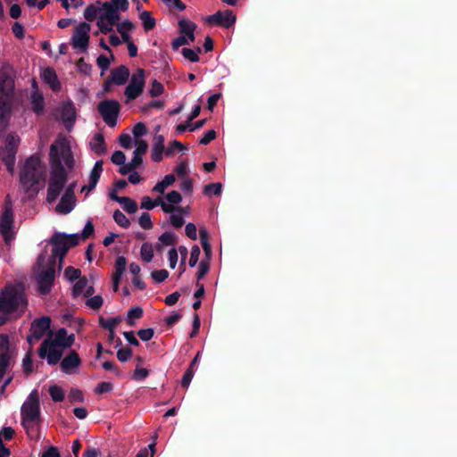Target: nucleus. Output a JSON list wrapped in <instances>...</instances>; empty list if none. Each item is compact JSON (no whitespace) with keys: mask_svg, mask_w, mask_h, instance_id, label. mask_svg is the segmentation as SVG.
<instances>
[{"mask_svg":"<svg viewBox=\"0 0 457 457\" xmlns=\"http://www.w3.org/2000/svg\"><path fill=\"white\" fill-rule=\"evenodd\" d=\"M145 70L138 69L133 73L128 87H125V96L129 101L136 99L142 95L145 88Z\"/></svg>","mask_w":457,"mask_h":457,"instance_id":"12","label":"nucleus"},{"mask_svg":"<svg viewBox=\"0 0 457 457\" xmlns=\"http://www.w3.org/2000/svg\"><path fill=\"white\" fill-rule=\"evenodd\" d=\"M14 92V72L12 66L4 63L0 67V130L7 126L12 116Z\"/></svg>","mask_w":457,"mask_h":457,"instance_id":"1","label":"nucleus"},{"mask_svg":"<svg viewBox=\"0 0 457 457\" xmlns=\"http://www.w3.org/2000/svg\"><path fill=\"white\" fill-rule=\"evenodd\" d=\"M141 258L146 262H152L154 258L153 245L148 242H144L141 245Z\"/></svg>","mask_w":457,"mask_h":457,"instance_id":"38","label":"nucleus"},{"mask_svg":"<svg viewBox=\"0 0 457 457\" xmlns=\"http://www.w3.org/2000/svg\"><path fill=\"white\" fill-rule=\"evenodd\" d=\"M12 31L17 38L22 39L25 37V29L20 21H15L12 26Z\"/></svg>","mask_w":457,"mask_h":457,"instance_id":"60","label":"nucleus"},{"mask_svg":"<svg viewBox=\"0 0 457 457\" xmlns=\"http://www.w3.org/2000/svg\"><path fill=\"white\" fill-rule=\"evenodd\" d=\"M97 111L108 126L114 127L120 112V104L116 100H104L98 103Z\"/></svg>","mask_w":457,"mask_h":457,"instance_id":"10","label":"nucleus"},{"mask_svg":"<svg viewBox=\"0 0 457 457\" xmlns=\"http://www.w3.org/2000/svg\"><path fill=\"white\" fill-rule=\"evenodd\" d=\"M75 342L74 334L68 335V330L65 328H58L55 332L53 338L47 337L44 339V346L51 345L60 347L62 351L63 349H68V347H71Z\"/></svg>","mask_w":457,"mask_h":457,"instance_id":"14","label":"nucleus"},{"mask_svg":"<svg viewBox=\"0 0 457 457\" xmlns=\"http://www.w3.org/2000/svg\"><path fill=\"white\" fill-rule=\"evenodd\" d=\"M186 148L182 143L178 142V140H172L171 143L169 144L168 147L165 150V154L167 155L173 154L175 150H184Z\"/></svg>","mask_w":457,"mask_h":457,"instance_id":"63","label":"nucleus"},{"mask_svg":"<svg viewBox=\"0 0 457 457\" xmlns=\"http://www.w3.org/2000/svg\"><path fill=\"white\" fill-rule=\"evenodd\" d=\"M139 226L145 230H149V228H153V222L151 220V216L149 212H143L140 214L138 218Z\"/></svg>","mask_w":457,"mask_h":457,"instance_id":"44","label":"nucleus"},{"mask_svg":"<svg viewBox=\"0 0 457 457\" xmlns=\"http://www.w3.org/2000/svg\"><path fill=\"white\" fill-rule=\"evenodd\" d=\"M81 364L82 360L79 353L75 352V350H71V352L62 358L60 366L62 372L72 374Z\"/></svg>","mask_w":457,"mask_h":457,"instance_id":"17","label":"nucleus"},{"mask_svg":"<svg viewBox=\"0 0 457 457\" xmlns=\"http://www.w3.org/2000/svg\"><path fill=\"white\" fill-rule=\"evenodd\" d=\"M87 287V278L86 277H79V279L75 284H73L72 287V295L73 297H77V295H79L82 294V292L86 289Z\"/></svg>","mask_w":457,"mask_h":457,"instance_id":"37","label":"nucleus"},{"mask_svg":"<svg viewBox=\"0 0 457 457\" xmlns=\"http://www.w3.org/2000/svg\"><path fill=\"white\" fill-rule=\"evenodd\" d=\"M111 161L113 164L116 165L124 164L126 162V154L123 153V151L116 150L112 154Z\"/></svg>","mask_w":457,"mask_h":457,"instance_id":"53","label":"nucleus"},{"mask_svg":"<svg viewBox=\"0 0 457 457\" xmlns=\"http://www.w3.org/2000/svg\"><path fill=\"white\" fill-rule=\"evenodd\" d=\"M133 354V350L129 348V346H125V348H120L117 351V358L120 361H126L131 358Z\"/></svg>","mask_w":457,"mask_h":457,"instance_id":"49","label":"nucleus"},{"mask_svg":"<svg viewBox=\"0 0 457 457\" xmlns=\"http://www.w3.org/2000/svg\"><path fill=\"white\" fill-rule=\"evenodd\" d=\"M236 21L237 16L232 10L217 11L216 13L206 17V21L209 24L220 25L226 29L235 24Z\"/></svg>","mask_w":457,"mask_h":457,"instance_id":"15","label":"nucleus"},{"mask_svg":"<svg viewBox=\"0 0 457 457\" xmlns=\"http://www.w3.org/2000/svg\"><path fill=\"white\" fill-rule=\"evenodd\" d=\"M176 181V177L173 174H167L162 179V181L157 182L155 186H154L153 190L154 192L158 193H164L165 188H167L168 186L173 185V183Z\"/></svg>","mask_w":457,"mask_h":457,"instance_id":"30","label":"nucleus"},{"mask_svg":"<svg viewBox=\"0 0 457 457\" xmlns=\"http://www.w3.org/2000/svg\"><path fill=\"white\" fill-rule=\"evenodd\" d=\"M73 207L74 202H71V199H69L66 192H64L58 205L55 206V211L58 213L67 214L72 211Z\"/></svg>","mask_w":457,"mask_h":457,"instance_id":"29","label":"nucleus"},{"mask_svg":"<svg viewBox=\"0 0 457 457\" xmlns=\"http://www.w3.org/2000/svg\"><path fill=\"white\" fill-rule=\"evenodd\" d=\"M193 24H194V21L185 20V18H182V20H180L179 21V32L182 33V35L187 37L189 30L191 29Z\"/></svg>","mask_w":457,"mask_h":457,"instance_id":"55","label":"nucleus"},{"mask_svg":"<svg viewBox=\"0 0 457 457\" xmlns=\"http://www.w3.org/2000/svg\"><path fill=\"white\" fill-rule=\"evenodd\" d=\"M210 270V262L208 261H201L198 265V270L195 273L197 281L203 279Z\"/></svg>","mask_w":457,"mask_h":457,"instance_id":"43","label":"nucleus"},{"mask_svg":"<svg viewBox=\"0 0 457 457\" xmlns=\"http://www.w3.org/2000/svg\"><path fill=\"white\" fill-rule=\"evenodd\" d=\"M129 77V69L124 65L115 67L111 71V80L117 85H124Z\"/></svg>","mask_w":457,"mask_h":457,"instance_id":"23","label":"nucleus"},{"mask_svg":"<svg viewBox=\"0 0 457 457\" xmlns=\"http://www.w3.org/2000/svg\"><path fill=\"white\" fill-rule=\"evenodd\" d=\"M20 182L26 193L37 195L46 185V177L40 170V158H27L20 171Z\"/></svg>","mask_w":457,"mask_h":457,"instance_id":"3","label":"nucleus"},{"mask_svg":"<svg viewBox=\"0 0 457 457\" xmlns=\"http://www.w3.org/2000/svg\"><path fill=\"white\" fill-rule=\"evenodd\" d=\"M98 11V8L95 5H89L84 11V18L87 21H96V19L97 18Z\"/></svg>","mask_w":457,"mask_h":457,"instance_id":"50","label":"nucleus"},{"mask_svg":"<svg viewBox=\"0 0 457 457\" xmlns=\"http://www.w3.org/2000/svg\"><path fill=\"white\" fill-rule=\"evenodd\" d=\"M104 21H105V18H103V14H101L96 21V25H97L98 29H100V31L102 33H104V35H106V33L113 31V28H112L111 24H109L108 21L106 24L104 22Z\"/></svg>","mask_w":457,"mask_h":457,"instance_id":"58","label":"nucleus"},{"mask_svg":"<svg viewBox=\"0 0 457 457\" xmlns=\"http://www.w3.org/2000/svg\"><path fill=\"white\" fill-rule=\"evenodd\" d=\"M121 204L123 205V210L129 213H135V212L138 210L137 202H135L134 199L129 198V196H123Z\"/></svg>","mask_w":457,"mask_h":457,"instance_id":"40","label":"nucleus"},{"mask_svg":"<svg viewBox=\"0 0 457 457\" xmlns=\"http://www.w3.org/2000/svg\"><path fill=\"white\" fill-rule=\"evenodd\" d=\"M76 66L78 67V70L84 74H90L92 70V65L86 62L84 58L79 59L76 62Z\"/></svg>","mask_w":457,"mask_h":457,"instance_id":"62","label":"nucleus"},{"mask_svg":"<svg viewBox=\"0 0 457 457\" xmlns=\"http://www.w3.org/2000/svg\"><path fill=\"white\" fill-rule=\"evenodd\" d=\"M127 259L120 255L115 261V272L112 273V280L120 282L121 277L126 270Z\"/></svg>","mask_w":457,"mask_h":457,"instance_id":"28","label":"nucleus"},{"mask_svg":"<svg viewBox=\"0 0 457 457\" xmlns=\"http://www.w3.org/2000/svg\"><path fill=\"white\" fill-rule=\"evenodd\" d=\"M79 234L66 235L63 233H54L50 239V245H53L52 253L49 256L50 262L56 266V261L59 259V266L62 267V263L70 248L79 245Z\"/></svg>","mask_w":457,"mask_h":457,"instance_id":"4","label":"nucleus"},{"mask_svg":"<svg viewBox=\"0 0 457 457\" xmlns=\"http://www.w3.org/2000/svg\"><path fill=\"white\" fill-rule=\"evenodd\" d=\"M14 223V213L12 206V200L7 195L5 199V207L0 218V232L5 243H9L14 237L12 232Z\"/></svg>","mask_w":457,"mask_h":457,"instance_id":"9","label":"nucleus"},{"mask_svg":"<svg viewBox=\"0 0 457 457\" xmlns=\"http://www.w3.org/2000/svg\"><path fill=\"white\" fill-rule=\"evenodd\" d=\"M64 275L68 280L74 281L79 279V278L81 276V271L79 269L74 268V266H68L65 269Z\"/></svg>","mask_w":457,"mask_h":457,"instance_id":"47","label":"nucleus"},{"mask_svg":"<svg viewBox=\"0 0 457 457\" xmlns=\"http://www.w3.org/2000/svg\"><path fill=\"white\" fill-rule=\"evenodd\" d=\"M37 353L40 358H46L48 364L55 365L58 361H62V350L58 349L57 346L46 345L44 341L40 344Z\"/></svg>","mask_w":457,"mask_h":457,"instance_id":"16","label":"nucleus"},{"mask_svg":"<svg viewBox=\"0 0 457 457\" xmlns=\"http://www.w3.org/2000/svg\"><path fill=\"white\" fill-rule=\"evenodd\" d=\"M45 262V254H39L37 264V266L42 267V269L37 273L36 280L37 283V291L40 295H47L51 292L56 276V266L54 262H51V259H47L46 268H43Z\"/></svg>","mask_w":457,"mask_h":457,"instance_id":"5","label":"nucleus"},{"mask_svg":"<svg viewBox=\"0 0 457 457\" xmlns=\"http://www.w3.org/2000/svg\"><path fill=\"white\" fill-rule=\"evenodd\" d=\"M165 87L160 81L154 79L152 82V87L149 89V94L152 97H158V96L162 95L164 92Z\"/></svg>","mask_w":457,"mask_h":457,"instance_id":"41","label":"nucleus"},{"mask_svg":"<svg viewBox=\"0 0 457 457\" xmlns=\"http://www.w3.org/2000/svg\"><path fill=\"white\" fill-rule=\"evenodd\" d=\"M201 254V249L199 245H194L190 251V258L188 264L190 267L196 266L199 262V256Z\"/></svg>","mask_w":457,"mask_h":457,"instance_id":"42","label":"nucleus"},{"mask_svg":"<svg viewBox=\"0 0 457 457\" xmlns=\"http://www.w3.org/2000/svg\"><path fill=\"white\" fill-rule=\"evenodd\" d=\"M20 145V137L9 133L5 137V145L0 147V159L5 165L10 174L14 172V165L16 162V154Z\"/></svg>","mask_w":457,"mask_h":457,"instance_id":"7","label":"nucleus"},{"mask_svg":"<svg viewBox=\"0 0 457 457\" xmlns=\"http://www.w3.org/2000/svg\"><path fill=\"white\" fill-rule=\"evenodd\" d=\"M113 389V384L110 383V381H102L101 383L97 384L95 392L99 393V395H103V393H108L112 391Z\"/></svg>","mask_w":457,"mask_h":457,"instance_id":"54","label":"nucleus"},{"mask_svg":"<svg viewBox=\"0 0 457 457\" xmlns=\"http://www.w3.org/2000/svg\"><path fill=\"white\" fill-rule=\"evenodd\" d=\"M169 271L168 270L162 269V270H155L154 271L151 272L152 278L156 283H162L167 278L169 277Z\"/></svg>","mask_w":457,"mask_h":457,"instance_id":"45","label":"nucleus"},{"mask_svg":"<svg viewBox=\"0 0 457 457\" xmlns=\"http://www.w3.org/2000/svg\"><path fill=\"white\" fill-rule=\"evenodd\" d=\"M67 179V171H50V179L47 186V203L53 204L59 198Z\"/></svg>","mask_w":457,"mask_h":457,"instance_id":"8","label":"nucleus"},{"mask_svg":"<svg viewBox=\"0 0 457 457\" xmlns=\"http://www.w3.org/2000/svg\"><path fill=\"white\" fill-rule=\"evenodd\" d=\"M62 155L56 144H52L49 152L51 171H67L62 162Z\"/></svg>","mask_w":457,"mask_h":457,"instance_id":"19","label":"nucleus"},{"mask_svg":"<svg viewBox=\"0 0 457 457\" xmlns=\"http://www.w3.org/2000/svg\"><path fill=\"white\" fill-rule=\"evenodd\" d=\"M40 419V403L37 390L29 395V398L21 407V423L23 428L29 433L33 426L30 423Z\"/></svg>","mask_w":457,"mask_h":457,"instance_id":"6","label":"nucleus"},{"mask_svg":"<svg viewBox=\"0 0 457 457\" xmlns=\"http://www.w3.org/2000/svg\"><path fill=\"white\" fill-rule=\"evenodd\" d=\"M137 147L133 151V157L131 159L132 166L135 169L139 168L143 162V154H146L148 144L146 140L138 139L136 141Z\"/></svg>","mask_w":457,"mask_h":457,"instance_id":"20","label":"nucleus"},{"mask_svg":"<svg viewBox=\"0 0 457 457\" xmlns=\"http://www.w3.org/2000/svg\"><path fill=\"white\" fill-rule=\"evenodd\" d=\"M69 398L71 402L82 403L84 402V395L79 388H71L69 393Z\"/></svg>","mask_w":457,"mask_h":457,"instance_id":"52","label":"nucleus"},{"mask_svg":"<svg viewBox=\"0 0 457 457\" xmlns=\"http://www.w3.org/2000/svg\"><path fill=\"white\" fill-rule=\"evenodd\" d=\"M121 321L120 317H114L111 319H107L105 320L104 318H99V325L102 326L103 328L107 329L108 331H112V329H115V327L119 325Z\"/></svg>","mask_w":457,"mask_h":457,"instance_id":"34","label":"nucleus"},{"mask_svg":"<svg viewBox=\"0 0 457 457\" xmlns=\"http://www.w3.org/2000/svg\"><path fill=\"white\" fill-rule=\"evenodd\" d=\"M166 200L170 204H178L181 203L182 196H181L180 193L178 191H170V192L167 193Z\"/></svg>","mask_w":457,"mask_h":457,"instance_id":"64","label":"nucleus"},{"mask_svg":"<svg viewBox=\"0 0 457 457\" xmlns=\"http://www.w3.org/2000/svg\"><path fill=\"white\" fill-rule=\"evenodd\" d=\"M112 217H113V220L116 221V223L118 225H120V227L129 228L130 220H129V219H128L126 214L121 212L120 210H119V209L115 210L113 212Z\"/></svg>","mask_w":457,"mask_h":457,"instance_id":"36","label":"nucleus"},{"mask_svg":"<svg viewBox=\"0 0 457 457\" xmlns=\"http://www.w3.org/2000/svg\"><path fill=\"white\" fill-rule=\"evenodd\" d=\"M51 319L50 317H41L35 319L31 323L29 335L27 336V340L29 344H33L36 340H39L43 336L49 331V337L53 335L50 331Z\"/></svg>","mask_w":457,"mask_h":457,"instance_id":"11","label":"nucleus"},{"mask_svg":"<svg viewBox=\"0 0 457 457\" xmlns=\"http://www.w3.org/2000/svg\"><path fill=\"white\" fill-rule=\"evenodd\" d=\"M137 335L139 338L143 342H148V340L152 339L154 336V328H141V330L137 331Z\"/></svg>","mask_w":457,"mask_h":457,"instance_id":"57","label":"nucleus"},{"mask_svg":"<svg viewBox=\"0 0 457 457\" xmlns=\"http://www.w3.org/2000/svg\"><path fill=\"white\" fill-rule=\"evenodd\" d=\"M159 240L162 245H173L176 243V237L171 231H164V233L160 235Z\"/></svg>","mask_w":457,"mask_h":457,"instance_id":"46","label":"nucleus"},{"mask_svg":"<svg viewBox=\"0 0 457 457\" xmlns=\"http://www.w3.org/2000/svg\"><path fill=\"white\" fill-rule=\"evenodd\" d=\"M44 80L49 84L53 91H59L62 88L61 83L54 69L47 67L42 73Z\"/></svg>","mask_w":457,"mask_h":457,"instance_id":"25","label":"nucleus"},{"mask_svg":"<svg viewBox=\"0 0 457 457\" xmlns=\"http://www.w3.org/2000/svg\"><path fill=\"white\" fill-rule=\"evenodd\" d=\"M103 304V298L100 296V295H96L95 296L89 297L88 300H87V305L92 309H95V311H97V309H100Z\"/></svg>","mask_w":457,"mask_h":457,"instance_id":"51","label":"nucleus"},{"mask_svg":"<svg viewBox=\"0 0 457 457\" xmlns=\"http://www.w3.org/2000/svg\"><path fill=\"white\" fill-rule=\"evenodd\" d=\"M31 108L36 113H42L45 109V100L42 94L33 93L31 96Z\"/></svg>","mask_w":457,"mask_h":457,"instance_id":"31","label":"nucleus"},{"mask_svg":"<svg viewBox=\"0 0 457 457\" xmlns=\"http://www.w3.org/2000/svg\"><path fill=\"white\" fill-rule=\"evenodd\" d=\"M144 314V310L142 307L136 306L129 308L127 314V324L129 326H134L135 325V319H140L142 318Z\"/></svg>","mask_w":457,"mask_h":457,"instance_id":"33","label":"nucleus"},{"mask_svg":"<svg viewBox=\"0 0 457 457\" xmlns=\"http://www.w3.org/2000/svg\"><path fill=\"white\" fill-rule=\"evenodd\" d=\"M90 29L91 25L87 21H81L76 26L71 37V45L74 49L87 50L90 40Z\"/></svg>","mask_w":457,"mask_h":457,"instance_id":"13","label":"nucleus"},{"mask_svg":"<svg viewBox=\"0 0 457 457\" xmlns=\"http://www.w3.org/2000/svg\"><path fill=\"white\" fill-rule=\"evenodd\" d=\"M139 18L143 23V27L145 31H149V29H154L156 25L155 19L152 16V13L149 11H143L139 14Z\"/></svg>","mask_w":457,"mask_h":457,"instance_id":"32","label":"nucleus"},{"mask_svg":"<svg viewBox=\"0 0 457 457\" xmlns=\"http://www.w3.org/2000/svg\"><path fill=\"white\" fill-rule=\"evenodd\" d=\"M222 192V185L220 182H216L215 184H209L204 187V194H214V195H220Z\"/></svg>","mask_w":457,"mask_h":457,"instance_id":"48","label":"nucleus"},{"mask_svg":"<svg viewBox=\"0 0 457 457\" xmlns=\"http://www.w3.org/2000/svg\"><path fill=\"white\" fill-rule=\"evenodd\" d=\"M96 63L97 66L101 68L102 74H104V71L109 69L111 62L107 56L104 55V54H101L96 59Z\"/></svg>","mask_w":457,"mask_h":457,"instance_id":"61","label":"nucleus"},{"mask_svg":"<svg viewBox=\"0 0 457 457\" xmlns=\"http://www.w3.org/2000/svg\"><path fill=\"white\" fill-rule=\"evenodd\" d=\"M147 133V126L144 122H137L133 128V135L136 139Z\"/></svg>","mask_w":457,"mask_h":457,"instance_id":"59","label":"nucleus"},{"mask_svg":"<svg viewBox=\"0 0 457 457\" xmlns=\"http://www.w3.org/2000/svg\"><path fill=\"white\" fill-rule=\"evenodd\" d=\"M49 394L54 402H62L65 396L64 391L58 385L50 386Z\"/></svg>","mask_w":457,"mask_h":457,"instance_id":"39","label":"nucleus"},{"mask_svg":"<svg viewBox=\"0 0 457 457\" xmlns=\"http://www.w3.org/2000/svg\"><path fill=\"white\" fill-rule=\"evenodd\" d=\"M103 164H104L103 160H99L95 162L93 169L89 175V181H88L87 185H86L82 187V190H87V192H90V190L95 189V187L100 179L101 173L103 171Z\"/></svg>","mask_w":457,"mask_h":457,"instance_id":"21","label":"nucleus"},{"mask_svg":"<svg viewBox=\"0 0 457 457\" xmlns=\"http://www.w3.org/2000/svg\"><path fill=\"white\" fill-rule=\"evenodd\" d=\"M102 9L104 11V13H102V18H105V21L111 25L112 28H113L114 25H117L120 16L112 1L110 3L105 1L104 4H102Z\"/></svg>","mask_w":457,"mask_h":457,"instance_id":"18","label":"nucleus"},{"mask_svg":"<svg viewBox=\"0 0 457 457\" xmlns=\"http://www.w3.org/2000/svg\"><path fill=\"white\" fill-rule=\"evenodd\" d=\"M91 150L97 155L105 154L107 146L105 144L104 137L102 133L95 134L92 142L90 143Z\"/></svg>","mask_w":457,"mask_h":457,"instance_id":"26","label":"nucleus"},{"mask_svg":"<svg viewBox=\"0 0 457 457\" xmlns=\"http://www.w3.org/2000/svg\"><path fill=\"white\" fill-rule=\"evenodd\" d=\"M27 305L28 299L24 284L9 283L0 290V312L12 314V312H19L20 314H23Z\"/></svg>","mask_w":457,"mask_h":457,"instance_id":"2","label":"nucleus"},{"mask_svg":"<svg viewBox=\"0 0 457 457\" xmlns=\"http://www.w3.org/2000/svg\"><path fill=\"white\" fill-rule=\"evenodd\" d=\"M76 108L72 102L63 104L61 112V119L66 123V127L72 126L76 120Z\"/></svg>","mask_w":457,"mask_h":457,"instance_id":"24","label":"nucleus"},{"mask_svg":"<svg viewBox=\"0 0 457 457\" xmlns=\"http://www.w3.org/2000/svg\"><path fill=\"white\" fill-rule=\"evenodd\" d=\"M11 363L10 353H0V382Z\"/></svg>","mask_w":457,"mask_h":457,"instance_id":"35","label":"nucleus"},{"mask_svg":"<svg viewBox=\"0 0 457 457\" xmlns=\"http://www.w3.org/2000/svg\"><path fill=\"white\" fill-rule=\"evenodd\" d=\"M201 245L204 248V252L206 259L210 262L212 258V245L210 243V234L205 228H201L199 230Z\"/></svg>","mask_w":457,"mask_h":457,"instance_id":"27","label":"nucleus"},{"mask_svg":"<svg viewBox=\"0 0 457 457\" xmlns=\"http://www.w3.org/2000/svg\"><path fill=\"white\" fill-rule=\"evenodd\" d=\"M181 53H182L183 56L186 59L189 60L191 62H197V61H199V56H198L197 53L195 52V50H194V49L182 48Z\"/></svg>","mask_w":457,"mask_h":457,"instance_id":"56","label":"nucleus"},{"mask_svg":"<svg viewBox=\"0 0 457 457\" xmlns=\"http://www.w3.org/2000/svg\"><path fill=\"white\" fill-rule=\"evenodd\" d=\"M165 138L162 134H155L154 137V144L152 147V161L161 162L162 161V154L165 151Z\"/></svg>","mask_w":457,"mask_h":457,"instance_id":"22","label":"nucleus"}]
</instances>
